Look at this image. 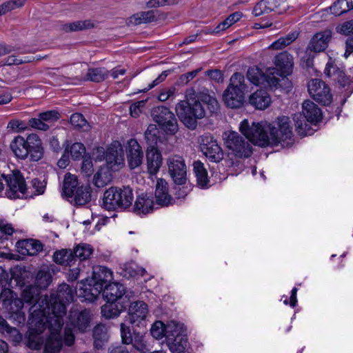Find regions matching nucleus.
I'll list each match as a JSON object with an SVG mask.
<instances>
[{
	"mask_svg": "<svg viewBox=\"0 0 353 353\" xmlns=\"http://www.w3.org/2000/svg\"><path fill=\"white\" fill-rule=\"evenodd\" d=\"M73 290L66 283L59 285L55 297L51 296L50 301L47 296H41L34 304L40 305L39 309L45 310V314L50 317V334L47 339L46 350L57 352L63 347L61 334L63 325V317L66 314L65 304L73 300Z\"/></svg>",
	"mask_w": 353,
	"mask_h": 353,
	"instance_id": "obj_1",
	"label": "nucleus"
},
{
	"mask_svg": "<svg viewBox=\"0 0 353 353\" xmlns=\"http://www.w3.org/2000/svg\"><path fill=\"white\" fill-rule=\"evenodd\" d=\"M239 130L250 141L261 147L279 144L288 147L293 143L290 120L285 116L279 117L274 125L261 121L254 122L250 126L248 121L244 119L240 123Z\"/></svg>",
	"mask_w": 353,
	"mask_h": 353,
	"instance_id": "obj_2",
	"label": "nucleus"
},
{
	"mask_svg": "<svg viewBox=\"0 0 353 353\" xmlns=\"http://www.w3.org/2000/svg\"><path fill=\"white\" fill-rule=\"evenodd\" d=\"M201 102L207 105L211 114L216 113L219 105L216 99L203 90L198 93L193 89L185 92V100L179 101L175 108L176 113L181 121L189 129L194 130L197 126V119L205 116V110Z\"/></svg>",
	"mask_w": 353,
	"mask_h": 353,
	"instance_id": "obj_3",
	"label": "nucleus"
},
{
	"mask_svg": "<svg viewBox=\"0 0 353 353\" xmlns=\"http://www.w3.org/2000/svg\"><path fill=\"white\" fill-rule=\"evenodd\" d=\"M39 306L41 307L40 305L34 304L29 310L27 345L34 350H40L43 345L46 353H58L61 348L57 352H48L46 350V341L50 334V317L45 314V310L39 309Z\"/></svg>",
	"mask_w": 353,
	"mask_h": 353,
	"instance_id": "obj_4",
	"label": "nucleus"
},
{
	"mask_svg": "<svg viewBox=\"0 0 353 353\" xmlns=\"http://www.w3.org/2000/svg\"><path fill=\"white\" fill-rule=\"evenodd\" d=\"M134 193L129 185L112 186L103 193V208L107 210L127 211L132 208Z\"/></svg>",
	"mask_w": 353,
	"mask_h": 353,
	"instance_id": "obj_5",
	"label": "nucleus"
},
{
	"mask_svg": "<svg viewBox=\"0 0 353 353\" xmlns=\"http://www.w3.org/2000/svg\"><path fill=\"white\" fill-rule=\"evenodd\" d=\"M302 108L303 114H295L293 119L297 133L304 137L310 134V128L307 122L312 124L319 123L322 119V112L316 104L310 100L303 103Z\"/></svg>",
	"mask_w": 353,
	"mask_h": 353,
	"instance_id": "obj_6",
	"label": "nucleus"
},
{
	"mask_svg": "<svg viewBox=\"0 0 353 353\" xmlns=\"http://www.w3.org/2000/svg\"><path fill=\"white\" fill-rule=\"evenodd\" d=\"M90 319L89 310H71L64 331V340L62 339V341L68 346L72 345L74 342V335L72 329L79 332H85L90 327Z\"/></svg>",
	"mask_w": 353,
	"mask_h": 353,
	"instance_id": "obj_7",
	"label": "nucleus"
},
{
	"mask_svg": "<svg viewBox=\"0 0 353 353\" xmlns=\"http://www.w3.org/2000/svg\"><path fill=\"white\" fill-rule=\"evenodd\" d=\"M244 76L240 72L234 73L230 82L223 94L225 105L231 108H239L243 105L245 97Z\"/></svg>",
	"mask_w": 353,
	"mask_h": 353,
	"instance_id": "obj_8",
	"label": "nucleus"
},
{
	"mask_svg": "<svg viewBox=\"0 0 353 353\" xmlns=\"http://www.w3.org/2000/svg\"><path fill=\"white\" fill-rule=\"evenodd\" d=\"M0 301L10 314V319L19 325L26 321V314L23 311V302L17 294L10 289H4L0 294Z\"/></svg>",
	"mask_w": 353,
	"mask_h": 353,
	"instance_id": "obj_9",
	"label": "nucleus"
},
{
	"mask_svg": "<svg viewBox=\"0 0 353 353\" xmlns=\"http://www.w3.org/2000/svg\"><path fill=\"white\" fill-rule=\"evenodd\" d=\"M225 146L236 157L248 158L252 154L250 143L242 137L238 132L234 131L225 132L223 134Z\"/></svg>",
	"mask_w": 353,
	"mask_h": 353,
	"instance_id": "obj_10",
	"label": "nucleus"
},
{
	"mask_svg": "<svg viewBox=\"0 0 353 353\" xmlns=\"http://www.w3.org/2000/svg\"><path fill=\"white\" fill-rule=\"evenodd\" d=\"M2 178L7 185L6 194L8 198H20L26 194V183L20 171L16 170L9 174H2Z\"/></svg>",
	"mask_w": 353,
	"mask_h": 353,
	"instance_id": "obj_11",
	"label": "nucleus"
},
{
	"mask_svg": "<svg viewBox=\"0 0 353 353\" xmlns=\"http://www.w3.org/2000/svg\"><path fill=\"white\" fill-rule=\"evenodd\" d=\"M97 152L103 154V156L102 157L97 156V160L105 159V166L110 168L112 171L119 170L123 165V151L119 142L112 143L105 152L103 148H97Z\"/></svg>",
	"mask_w": 353,
	"mask_h": 353,
	"instance_id": "obj_12",
	"label": "nucleus"
},
{
	"mask_svg": "<svg viewBox=\"0 0 353 353\" xmlns=\"http://www.w3.org/2000/svg\"><path fill=\"white\" fill-rule=\"evenodd\" d=\"M274 73V68L269 69L267 73H264L257 67H251L248 70L247 78L254 85L273 89L278 87L280 81V79Z\"/></svg>",
	"mask_w": 353,
	"mask_h": 353,
	"instance_id": "obj_13",
	"label": "nucleus"
},
{
	"mask_svg": "<svg viewBox=\"0 0 353 353\" xmlns=\"http://www.w3.org/2000/svg\"><path fill=\"white\" fill-rule=\"evenodd\" d=\"M154 121L169 134H175L178 132V123L174 114L168 108L158 107L153 112Z\"/></svg>",
	"mask_w": 353,
	"mask_h": 353,
	"instance_id": "obj_14",
	"label": "nucleus"
},
{
	"mask_svg": "<svg viewBox=\"0 0 353 353\" xmlns=\"http://www.w3.org/2000/svg\"><path fill=\"white\" fill-rule=\"evenodd\" d=\"M201 150L212 162H219L223 159V152L216 140L209 134L201 136L199 139Z\"/></svg>",
	"mask_w": 353,
	"mask_h": 353,
	"instance_id": "obj_15",
	"label": "nucleus"
},
{
	"mask_svg": "<svg viewBox=\"0 0 353 353\" xmlns=\"http://www.w3.org/2000/svg\"><path fill=\"white\" fill-rule=\"evenodd\" d=\"M307 89L310 95L317 102L329 105L332 99L330 88L321 79H314L309 81Z\"/></svg>",
	"mask_w": 353,
	"mask_h": 353,
	"instance_id": "obj_16",
	"label": "nucleus"
},
{
	"mask_svg": "<svg viewBox=\"0 0 353 353\" xmlns=\"http://www.w3.org/2000/svg\"><path fill=\"white\" fill-rule=\"evenodd\" d=\"M168 172L174 182L178 185L186 181L187 169L183 159L179 155H173L168 159Z\"/></svg>",
	"mask_w": 353,
	"mask_h": 353,
	"instance_id": "obj_17",
	"label": "nucleus"
},
{
	"mask_svg": "<svg viewBox=\"0 0 353 353\" xmlns=\"http://www.w3.org/2000/svg\"><path fill=\"white\" fill-rule=\"evenodd\" d=\"M148 314V305L142 301L131 303L128 309V319L130 324L139 326Z\"/></svg>",
	"mask_w": 353,
	"mask_h": 353,
	"instance_id": "obj_18",
	"label": "nucleus"
},
{
	"mask_svg": "<svg viewBox=\"0 0 353 353\" xmlns=\"http://www.w3.org/2000/svg\"><path fill=\"white\" fill-rule=\"evenodd\" d=\"M143 153L137 141L131 139L128 141L127 159L130 169L139 167L143 161Z\"/></svg>",
	"mask_w": 353,
	"mask_h": 353,
	"instance_id": "obj_19",
	"label": "nucleus"
},
{
	"mask_svg": "<svg viewBox=\"0 0 353 353\" xmlns=\"http://www.w3.org/2000/svg\"><path fill=\"white\" fill-rule=\"evenodd\" d=\"M332 31L326 29L316 33L311 39L307 49L315 52L324 51L332 38Z\"/></svg>",
	"mask_w": 353,
	"mask_h": 353,
	"instance_id": "obj_20",
	"label": "nucleus"
},
{
	"mask_svg": "<svg viewBox=\"0 0 353 353\" xmlns=\"http://www.w3.org/2000/svg\"><path fill=\"white\" fill-rule=\"evenodd\" d=\"M274 63L280 71L281 76L286 77L291 74L294 68V58L287 51H283L275 56Z\"/></svg>",
	"mask_w": 353,
	"mask_h": 353,
	"instance_id": "obj_21",
	"label": "nucleus"
},
{
	"mask_svg": "<svg viewBox=\"0 0 353 353\" xmlns=\"http://www.w3.org/2000/svg\"><path fill=\"white\" fill-rule=\"evenodd\" d=\"M18 252L22 255L35 256L43 250V245L37 239H27L16 243Z\"/></svg>",
	"mask_w": 353,
	"mask_h": 353,
	"instance_id": "obj_22",
	"label": "nucleus"
},
{
	"mask_svg": "<svg viewBox=\"0 0 353 353\" xmlns=\"http://www.w3.org/2000/svg\"><path fill=\"white\" fill-rule=\"evenodd\" d=\"M148 172L150 175H155L163 163L162 155L154 146L149 147L146 151Z\"/></svg>",
	"mask_w": 353,
	"mask_h": 353,
	"instance_id": "obj_23",
	"label": "nucleus"
},
{
	"mask_svg": "<svg viewBox=\"0 0 353 353\" xmlns=\"http://www.w3.org/2000/svg\"><path fill=\"white\" fill-rule=\"evenodd\" d=\"M132 208L133 212L137 215H145L150 213L154 208L152 197L145 193L138 195Z\"/></svg>",
	"mask_w": 353,
	"mask_h": 353,
	"instance_id": "obj_24",
	"label": "nucleus"
},
{
	"mask_svg": "<svg viewBox=\"0 0 353 353\" xmlns=\"http://www.w3.org/2000/svg\"><path fill=\"white\" fill-rule=\"evenodd\" d=\"M155 198L157 203L162 206L173 203L174 199L168 192V183L163 179H159L157 181Z\"/></svg>",
	"mask_w": 353,
	"mask_h": 353,
	"instance_id": "obj_25",
	"label": "nucleus"
},
{
	"mask_svg": "<svg viewBox=\"0 0 353 353\" xmlns=\"http://www.w3.org/2000/svg\"><path fill=\"white\" fill-rule=\"evenodd\" d=\"M285 2L286 0H261L255 5L252 13L255 17H259L275 11Z\"/></svg>",
	"mask_w": 353,
	"mask_h": 353,
	"instance_id": "obj_26",
	"label": "nucleus"
},
{
	"mask_svg": "<svg viewBox=\"0 0 353 353\" xmlns=\"http://www.w3.org/2000/svg\"><path fill=\"white\" fill-rule=\"evenodd\" d=\"M125 293L124 286L117 282L105 285L103 296L107 301H119Z\"/></svg>",
	"mask_w": 353,
	"mask_h": 353,
	"instance_id": "obj_27",
	"label": "nucleus"
},
{
	"mask_svg": "<svg viewBox=\"0 0 353 353\" xmlns=\"http://www.w3.org/2000/svg\"><path fill=\"white\" fill-rule=\"evenodd\" d=\"M249 102L256 109L264 110L270 105L271 98L265 90H259L250 96Z\"/></svg>",
	"mask_w": 353,
	"mask_h": 353,
	"instance_id": "obj_28",
	"label": "nucleus"
},
{
	"mask_svg": "<svg viewBox=\"0 0 353 353\" xmlns=\"http://www.w3.org/2000/svg\"><path fill=\"white\" fill-rule=\"evenodd\" d=\"M125 306L119 301H107V303L101 307V314L106 319H113L118 316Z\"/></svg>",
	"mask_w": 353,
	"mask_h": 353,
	"instance_id": "obj_29",
	"label": "nucleus"
},
{
	"mask_svg": "<svg viewBox=\"0 0 353 353\" xmlns=\"http://www.w3.org/2000/svg\"><path fill=\"white\" fill-rule=\"evenodd\" d=\"M10 149L14 155L21 159H26L29 155V150L25 139L21 136L15 137L10 143Z\"/></svg>",
	"mask_w": 353,
	"mask_h": 353,
	"instance_id": "obj_30",
	"label": "nucleus"
},
{
	"mask_svg": "<svg viewBox=\"0 0 353 353\" xmlns=\"http://www.w3.org/2000/svg\"><path fill=\"white\" fill-rule=\"evenodd\" d=\"M92 279L94 281L99 283L105 287L107 283L113 279V272L105 266L95 267L93 269Z\"/></svg>",
	"mask_w": 353,
	"mask_h": 353,
	"instance_id": "obj_31",
	"label": "nucleus"
},
{
	"mask_svg": "<svg viewBox=\"0 0 353 353\" xmlns=\"http://www.w3.org/2000/svg\"><path fill=\"white\" fill-rule=\"evenodd\" d=\"M79 185L77 177L70 173H67L65 176L63 184V192L64 195L70 199L74 196L75 192L79 190Z\"/></svg>",
	"mask_w": 353,
	"mask_h": 353,
	"instance_id": "obj_32",
	"label": "nucleus"
},
{
	"mask_svg": "<svg viewBox=\"0 0 353 353\" xmlns=\"http://www.w3.org/2000/svg\"><path fill=\"white\" fill-rule=\"evenodd\" d=\"M112 179L111 169L106 166H102L94 174L93 183L97 188H103L110 183Z\"/></svg>",
	"mask_w": 353,
	"mask_h": 353,
	"instance_id": "obj_33",
	"label": "nucleus"
},
{
	"mask_svg": "<svg viewBox=\"0 0 353 353\" xmlns=\"http://www.w3.org/2000/svg\"><path fill=\"white\" fill-rule=\"evenodd\" d=\"M193 171L196 178L197 184L201 188L208 187L209 179L208 172L203 163L200 161H194L193 163Z\"/></svg>",
	"mask_w": 353,
	"mask_h": 353,
	"instance_id": "obj_34",
	"label": "nucleus"
},
{
	"mask_svg": "<svg viewBox=\"0 0 353 353\" xmlns=\"http://www.w3.org/2000/svg\"><path fill=\"white\" fill-rule=\"evenodd\" d=\"M91 199V192L90 187L83 186L79 188L74 192V196L70 198V201L76 205H83L90 202Z\"/></svg>",
	"mask_w": 353,
	"mask_h": 353,
	"instance_id": "obj_35",
	"label": "nucleus"
},
{
	"mask_svg": "<svg viewBox=\"0 0 353 353\" xmlns=\"http://www.w3.org/2000/svg\"><path fill=\"white\" fill-rule=\"evenodd\" d=\"M156 20V16L153 10L140 12L132 15L128 20L130 26H137L141 23H147Z\"/></svg>",
	"mask_w": 353,
	"mask_h": 353,
	"instance_id": "obj_36",
	"label": "nucleus"
},
{
	"mask_svg": "<svg viewBox=\"0 0 353 353\" xmlns=\"http://www.w3.org/2000/svg\"><path fill=\"white\" fill-rule=\"evenodd\" d=\"M108 76L109 71L105 68H89L83 80L99 83L104 81Z\"/></svg>",
	"mask_w": 353,
	"mask_h": 353,
	"instance_id": "obj_37",
	"label": "nucleus"
},
{
	"mask_svg": "<svg viewBox=\"0 0 353 353\" xmlns=\"http://www.w3.org/2000/svg\"><path fill=\"white\" fill-rule=\"evenodd\" d=\"M324 72L327 76L333 77L342 86L348 83L349 79L344 72L332 63H327Z\"/></svg>",
	"mask_w": 353,
	"mask_h": 353,
	"instance_id": "obj_38",
	"label": "nucleus"
},
{
	"mask_svg": "<svg viewBox=\"0 0 353 353\" xmlns=\"http://www.w3.org/2000/svg\"><path fill=\"white\" fill-rule=\"evenodd\" d=\"M53 260L57 264L70 266L75 259L72 250L62 249L54 253Z\"/></svg>",
	"mask_w": 353,
	"mask_h": 353,
	"instance_id": "obj_39",
	"label": "nucleus"
},
{
	"mask_svg": "<svg viewBox=\"0 0 353 353\" xmlns=\"http://www.w3.org/2000/svg\"><path fill=\"white\" fill-rule=\"evenodd\" d=\"M109 336L108 328L104 325H97L93 330V339L95 347L101 348L107 342Z\"/></svg>",
	"mask_w": 353,
	"mask_h": 353,
	"instance_id": "obj_40",
	"label": "nucleus"
},
{
	"mask_svg": "<svg viewBox=\"0 0 353 353\" xmlns=\"http://www.w3.org/2000/svg\"><path fill=\"white\" fill-rule=\"evenodd\" d=\"M183 324L174 321L168 322L165 329V342L169 341V337L178 338V336H185Z\"/></svg>",
	"mask_w": 353,
	"mask_h": 353,
	"instance_id": "obj_41",
	"label": "nucleus"
},
{
	"mask_svg": "<svg viewBox=\"0 0 353 353\" xmlns=\"http://www.w3.org/2000/svg\"><path fill=\"white\" fill-rule=\"evenodd\" d=\"M187 336H178V338L169 337V341L166 343L168 348L172 353H183L187 344Z\"/></svg>",
	"mask_w": 353,
	"mask_h": 353,
	"instance_id": "obj_42",
	"label": "nucleus"
},
{
	"mask_svg": "<svg viewBox=\"0 0 353 353\" xmlns=\"http://www.w3.org/2000/svg\"><path fill=\"white\" fill-rule=\"evenodd\" d=\"M132 341L130 344L134 349L141 353H150L152 347L144 340L142 334L139 332H133Z\"/></svg>",
	"mask_w": 353,
	"mask_h": 353,
	"instance_id": "obj_43",
	"label": "nucleus"
},
{
	"mask_svg": "<svg viewBox=\"0 0 353 353\" xmlns=\"http://www.w3.org/2000/svg\"><path fill=\"white\" fill-rule=\"evenodd\" d=\"M299 36V33L296 32H292L285 37L279 38L276 41H274L269 47L270 49L273 50H281L295 41Z\"/></svg>",
	"mask_w": 353,
	"mask_h": 353,
	"instance_id": "obj_44",
	"label": "nucleus"
},
{
	"mask_svg": "<svg viewBox=\"0 0 353 353\" xmlns=\"http://www.w3.org/2000/svg\"><path fill=\"white\" fill-rule=\"evenodd\" d=\"M94 27L90 20L77 21L72 23H67L61 26V29L65 32L83 30Z\"/></svg>",
	"mask_w": 353,
	"mask_h": 353,
	"instance_id": "obj_45",
	"label": "nucleus"
},
{
	"mask_svg": "<svg viewBox=\"0 0 353 353\" xmlns=\"http://www.w3.org/2000/svg\"><path fill=\"white\" fill-rule=\"evenodd\" d=\"M241 17L242 14L241 12H236L231 14L226 19L220 23L211 33H219L225 30L235 22L239 21Z\"/></svg>",
	"mask_w": 353,
	"mask_h": 353,
	"instance_id": "obj_46",
	"label": "nucleus"
},
{
	"mask_svg": "<svg viewBox=\"0 0 353 353\" xmlns=\"http://www.w3.org/2000/svg\"><path fill=\"white\" fill-rule=\"evenodd\" d=\"M74 259L83 261L88 259L92 253V248L88 244H79L72 250Z\"/></svg>",
	"mask_w": 353,
	"mask_h": 353,
	"instance_id": "obj_47",
	"label": "nucleus"
},
{
	"mask_svg": "<svg viewBox=\"0 0 353 353\" xmlns=\"http://www.w3.org/2000/svg\"><path fill=\"white\" fill-rule=\"evenodd\" d=\"M159 130L154 124L148 125L145 132V139L147 143L151 146H154L157 143L159 139Z\"/></svg>",
	"mask_w": 353,
	"mask_h": 353,
	"instance_id": "obj_48",
	"label": "nucleus"
},
{
	"mask_svg": "<svg viewBox=\"0 0 353 353\" xmlns=\"http://www.w3.org/2000/svg\"><path fill=\"white\" fill-rule=\"evenodd\" d=\"M70 123L74 128L81 129L83 131H88L90 128L88 121L80 113L72 114L70 117Z\"/></svg>",
	"mask_w": 353,
	"mask_h": 353,
	"instance_id": "obj_49",
	"label": "nucleus"
},
{
	"mask_svg": "<svg viewBox=\"0 0 353 353\" xmlns=\"http://www.w3.org/2000/svg\"><path fill=\"white\" fill-rule=\"evenodd\" d=\"M24 3L25 0H10L3 3L0 5V16L21 8Z\"/></svg>",
	"mask_w": 353,
	"mask_h": 353,
	"instance_id": "obj_50",
	"label": "nucleus"
},
{
	"mask_svg": "<svg viewBox=\"0 0 353 353\" xmlns=\"http://www.w3.org/2000/svg\"><path fill=\"white\" fill-rule=\"evenodd\" d=\"M51 274L49 272L39 270L36 276V285L39 288H46L51 282Z\"/></svg>",
	"mask_w": 353,
	"mask_h": 353,
	"instance_id": "obj_51",
	"label": "nucleus"
},
{
	"mask_svg": "<svg viewBox=\"0 0 353 353\" xmlns=\"http://www.w3.org/2000/svg\"><path fill=\"white\" fill-rule=\"evenodd\" d=\"M166 328L167 324H164L163 322L157 321L154 322L151 327V335L156 339H161L163 336H165Z\"/></svg>",
	"mask_w": 353,
	"mask_h": 353,
	"instance_id": "obj_52",
	"label": "nucleus"
},
{
	"mask_svg": "<svg viewBox=\"0 0 353 353\" xmlns=\"http://www.w3.org/2000/svg\"><path fill=\"white\" fill-rule=\"evenodd\" d=\"M349 10H350V7L346 0H337L330 6V12L335 16H340Z\"/></svg>",
	"mask_w": 353,
	"mask_h": 353,
	"instance_id": "obj_53",
	"label": "nucleus"
},
{
	"mask_svg": "<svg viewBox=\"0 0 353 353\" xmlns=\"http://www.w3.org/2000/svg\"><path fill=\"white\" fill-rule=\"evenodd\" d=\"M39 117L46 123L50 124V128L60 118L59 113L56 110H49L39 114Z\"/></svg>",
	"mask_w": 353,
	"mask_h": 353,
	"instance_id": "obj_54",
	"label": "nucleus"
},
{
	"mask_svg": "<svg viewBox=\"0 0 353 353\" xmlns=\"http://www.w3.org/2000/svg\"><path fill=\"white\" fill-rule=\"evenodd\" d=\"M38 290L32 285H28L24 288L22 292V298L26 303H32L37 300Z\"/></svg>",
	"mask_w": 353,
	"mask_h": 353,
	"instance_id": "obj_55",
	"label": "nucleus"
},
{
	"mask_svg": "<svg viewBox=\"0 0 353 353\" xmlns=\"http://www.w3.org/2000/svg\"><path fill=\"white\" fill-rule=\"evenodd\" d=\"M28 125L36 130L47 131L50 129V124L46 123L39 117L38 114L37 118H31L28 121Z\"/></svg>",
	"mask_w": 353,
	"mask_h": 353,
	"instance_id": "obj_56",
	"label": "nucleus"
},
{
	"mask_svg": "<svg viewBox=\"0 0 353 353\" xmlns=\"http://www.w3.org/2000/svg\"><path fill=\"white\" fill-rule=\"evenodd\" d=\"M90 283V290H91V295L90 296V298H88V301L92 302L94 300L97 299V298L99 296V294L101 293V292H103L104 287L102 284L98 283L96 281H92Z\"/></svg>",
	"mask_w": 353,
	"mask_h": 353,
	"instance_id": "obj_57",
	"label": "nucleus"
},
{
	"mask_svg": "<svg viewBox=\"0 0 353 353\" xmlns=\"http://www.w3.org/2000/svg\"><path fill=\"white\" fill-rule=\"evenodd\" d=\"M85 152V148L81 143H74L70 147V154L74 160L79 159Z\"/></svg>",
	"mask_w": 353,
	"mask_h": 353,
	"instance_id": "obj_58",
	"label": "nucleus"
},
{
	"mask_svg": "<svg viewBox=\"0 0 353 353\" xmlns=\"http://www.w3.org/2000/svg\"><path fill=\"white\" fill-rule=\"evenodd\" d=\"M120 331L122 343L125 345H130L132 341V338L133 336V334L131 333L130 327L122 323L120 325Z\"/></svg>",
	"mask_w": 353,
	"mask_h": 353,
	"instance_id": "obj_59",
	"label": "nucleus"
},
{
	"mask_svg": "<svg viewBox=\"0 0 353 353\" xmlns=\"http://www.w3.org/2000/svg\"><path fill=\"white\" fill-rule=\"evenodd\" d=\"M179 3L178 0H150L146 3L147 8H159L165 6L176 5Z\"/></svg>",
	"mask_w": 353,
	"mask_h": 353,
	"instance_id": "obj_60",
	"label": "nucleus"
},
{
	"mask_svg": "<svg viewBox=\"0 0 353 353\" xmlns=\"http://www.w3.org/2000/svg\"><path fill=\"white\" fill-rule=\"evenodd\" d=\"M145 100H141L132 103L130 107V115L135 118L139 117V114L142 112L145 105Z\"/></svg>",
	"mask_w": 353,
	"mask_h": 353,
	"instance_id": "obj_61",
	"label": "nucleus"
},
{
	"mask_svg": "<svg viewBox=\"0 0 353 353\" xmlns=\"http://www.w3.org/2000/svg\"><path fill=\"white\" fill-rule=\"evenodd\" d=\"M7 128L12 131L21 132L26 130L28 126L24 121L13 119L9 121Z\"/></svg>",
	"mask_w": 353,
	"mask_h": 353,
	"instance_id": "obj_62",
	"label": "nucleus"
},
{
	"mask_svg": "<svg viewBox=\"0 0 353 353\" xmlns=\"http://www.w3.org/2000/svg\"><path fill=\"white\" fill-rule=\"evenodd\" d=\"M28 150L30 160L32 161H38L41 159L43 156V148L42 145L30 148Z\"/></svg>",
	"mask_w": 353,
	"mask_h": 353,
	"instance_id": "obj_63",
	"label": "nucleus"
},
{
	"mask_svg": "<svg viewBox=\"0 0 353 353\" xmlns=\"http://www.w3.org/2000/svg\"><path fill=\"white\" fill-rule=\"evenodd\" d=\"M25 142L28 149L42 145L41 139L36 134H29L27 139H25Z\"/></svg>",
	"mask_w": 353,
	"mask_h": 353,
	"instance_id": "obj_64",
	"label": "nucleus"
}]
</instances>
